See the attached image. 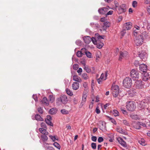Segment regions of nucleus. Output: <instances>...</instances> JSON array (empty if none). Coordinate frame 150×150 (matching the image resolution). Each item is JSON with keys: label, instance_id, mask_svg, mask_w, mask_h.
Returning a JSON list of instances; mask_svg holds the SVG:
<instances>
[{"label": "nucleus", "instance_id": "nucleus-42", "mask_svg": "<svg viewBox=\"0 0 150 150\" xmlns=\"http://www.w3.org/2000/svg\"><path fill=\"white\" fill-rule=\"evenodd\" d=\"M61 113L63 114H67L69 113V111L67 110H66L65 109H62L61 110Z\"/></svg>", "mask_w": 150, "mask_h": 150}, {"label": "nucleus", "instance_id": "nucleus-59", "mask_svg": "<svg viewBox=\"0 0 150 150\" xmlns=\"http://www.w3.org/2000/svg\"><path fill=\"white\" fill-rule=\"evenodd\" d=\"M82 71V69L81 68H79L78 70L77 71V72L78 73L79 75H81V73Z\"/></svg>", "mask_w": 150, "mask_h": 150}, {"label": "nucleus", "instance_id": "nucleus-43", "mask_svg": "<svg viewBox=\"0 0 150 150\" xmlns=\"http://www.w3.org/2000/svg\"><path fill=\"white\" fill-rule=\"evenodd\" d=\"M87 95L86 94L83 95L82 100L83 102H86V100Z\"/></svg>", "mask_w": 150, "mask_h": 150}, {"label": "nucleus", "instance_id": "nucleus-61", "mask_svg": "<svg viewBox=\"0 0 150 150\" xmlns=\"http://www.w3.org/2000/svg\"><path fill=\"white\" fill-rule=\"evenodd\" d=\"M49 137H50V138L51 139L53 142L55 141L56 140V138H55L54 136H53L52 135H50Z\"/></svg>", "mask_w": 150, "mask_h": 150}, {"label": "nucleus", "instance_id": "nucleus-48", "mask_svg": "<svg viewBox=\"0 0 150 150\" xmlns=\"http://www.w3.org/2000/svg\"><path fill=\"white\" fill-rule=\"evenodd\" d=\"M123 124L127 126H129V122L126 120H123Z\"/></svg>", "mask_w": 150, "mask_h": 150}, {"label": "nucleus", "instance_id": "nucleus-62", "mask_svg": "<svg viewBox=\"0 0 150 150\" xmlns=\"http://www.w3.org/2000/svg\"><path fill=\"white\" fill-rule=\"evenodd\" d=\"M91 140L92 141L95 142L97 140V137L95 136H93L91 137Z\"/></svg>", "mask_w": 150, "mask_h": 150}, {"label": "nucleus", "instance_id": "nucleus-35", "mask_svg": "<svg viewBox=\"0 0 150 150\" xmlns=\"http://www.w3.org/2000/svg\"><path fill=\"white\" fill-rule=\"evenodd\" d=\"M66 92L70 96H71L73 95L72 92L69 89L67 88L66 89Z\"/></svg>", "mask_w": 150, "mask_h": 150}, {"label": "nucleus", "instance_id": "nucleus-27", "mask_svg": "<svg viewBox=\"0 0 150 150\" xmlns=\"http://www.w3.org/2000/svg\"><path fill=\"white\" fill-rule=\"evenodd\" d=\"M35 119L39 121H43V119L41 117V116L38 114L35 115Z\"/></svg>", "mask_w": 150, "mask_h": 150}, {"label": "nucleus", "instance_id": "nucleus-24", "mask_svg": "<svg viewBox=\"0 0 150 150\" xmlns=\"http://www.w3.org/2000/svg\"><path fill=\"white\" fill-rule=\"evenodd\" d=\"M73 80L76 81L81 83L82 81L81 79L77 75H74L73 77Z\"/></svg>", "mask_w": 150, "mask_h": 150}, {"label": "nucleus", "instance_id": "nucleus-11", "mask_svg": "<svg viewBox=\"0 0 150 150\" xmlns=\"http://www.w3.org/2000/svg\"><path fill=\"white\" fill-rule=\"evenodd\" d=\"M134 86L137 88L139 89L143 87V84L141 80H139L135 82Z\"/></svg>", "mask_w": 150, "mask_h": 150}, {"label": "nucleus", "instance_id": "nucleus-32", "mask_svg": "<svg viewBox=\"0 0 150 150\" xmlns=\"http://www.w3.org/2000/svg\"><path fill=\"white\" fill-rule=\"evenodd\" d=\"M139 143L142 146H145L146 145L145 142L143 139H142L140 140H139Z\"/></svg>", "mask_w": 150, "mask_h": 150}, {"label": "nucleus", "instance_id": "nucleus-8", "mask_svg": "<svg viewBox=\"0 0 150 150\" xmlns=\"http://www.w3.org/2000/svg\"><path fill=\"white\" fill-rule=\"evenodd\" d=\"M117 9L118 14H120L125 13L126 11L127 6L125 4H122L118 7Z\"/></svg>", "mask_w": 150, "mask_h": 150}, {"label": "nucleus", "instance_id": "nucleus-15", "mask_svg": "<svg viewBox=\"0 0 150 150\" xmlns=\"http://www.w3.org/2000/svg\"><path fill=\"white\" fill-rule=\"evenodd\" d=\"M142 76V80L144 81H147L148 80L150 79V76L149 73L145 72L144 73Z\"/></svg>", "mask_w": 150, "mask_h": 150}, {"label": "nucleus", "instance_id": "nucleus-60", "mask_svg": "<svg viewBox=\"0 0 150 150\" xmlns=\"http://www.w3.org/2000/svg\"><path fill=\"white\" fill-rule=\"evenodd\" d=\"M137 3L136 1H134L132 3V6L133 7L135 8L137 6Z\"/></svg>", "mask_w": 150, "mask_h": 150}, {"label": "nucleus", "instance_id": "nucleus-47", "mask_svg": "<svg viewBox=\"0 0 150 150\" xmlns=\"http://www.w3.org/2000/svg\"><path fill=\"white\" fill-rule=\"evenodd\" d=\"M138 25L139 26L140 28H143L144 27V22L142 21L139 22Z\"/></svg>", "mask_w": 150, "mask_h": 150}, {"label": "nucleus", "instance_id": "nucleus-56", "mask_svg": "<svg viewBox=\"0 0 150 150\" xmlns=\"http://www.w3.org/2000/svg\"><path fill=\"white\" fill-rule=\"evenodd\" d=\"M96 112L97 114H99L100 113V111L99 108L98 106H97L96 108Z\"/></svg>", "mask_w": 150, "mask_h": 150}, {"label": "nucleus", "instance_id": "nucleus-52", "mask_svg": "<svg viewBox=\"0 0 150 150\" xmlns=\"http://www.w3.org/2000/svg\"><path fill=\"white\" fill-rule=\"evenodd\" d=\"M117 131L120 133H123L125 132V131L122 128L117 129Z\"/></svg>", "mask_w": 150, "mask_h": 150}, {"label": "nucleus", "instance_id": "nucleus-16", "mask_svg": "<svg viewBox=\"0 0 150 150\" xmlns=\"http://www.w3.org/2000/svg\"><path fill=\"white\" fill-rule=\"evenodd\" d=\"M120 55L119 58V60H121L123 57H126L127 54L128 52L126 51L123 52L120 51Z\"/></svg>", "mask_w": 150, "mask_h": 150}, {"label": "nucleus", "instance_id": "nucleus-36", "mask_svg": "<svg viewBox=\"0 0 150 150\" xmlns=\"http://www.w3.org/2000/svg\"><path fill=\"white\" fill-rule=\"evenodd\" d=\"M76 43L77 46H81L82 45V42L80 40H77L76 41Z\"/></svg>", "mask_w": 150, "mask_h": 150}, {"label": "nucleus", "instance_id": "nucleus-44", "mask_svg": "<svg viewBox=\"0 0 150 150\" xmlns=\"http://www.w3.org/2000/svg\"><path fill=\"white\" fill-rule=\"evenodd\" d=\"M41 128L47 129L46 125L45 122H42L41 123Z\"/></svg>", "mask_w": 150, "mask_h": 150}, {"label": "nucleus", "instance_id": "nucleus-54", "mask_svg": "<svg viewBox=\"0 0 150 150\" xmlns=\"http://www.w3.org/2000/svg\"><path fill=\"white\" fill-rule=\"evenodd\" d=\"M79 67V65L77 64H74L73 65V68L74 69L76 70Z\"/></svg>", "mask_w": 150, "mask_h": 150}, {"label": "nucleus", "instance_id": "nucleus-7", "mask_svg": "<svg viewBox=\"0 0 150 150\" xmlns=\"http://www.w3.org/2000/svg\"><path fill=\"white\" fill-rule=\"evenodd\" d=\"M139 36L143 40L146 39L148 40H150V34L148 32L144 31L140 34Z\"/></svg>", "mask_w": 150, "mask_h": 150}, {"label": "nucleus", "instance_id": "nucleus-22", "mask_svg": "<svg viewBox=\"0 0 150 150\" xmlns=\"http://www.w3.org/2000/svg\"><path fill=\"white\" fill-rule=\"evenodd\" d=\"M128 93L131 96H133L135 95L136 91L135 89H131L128 92Z\"/></svg>", "mask_w": 150, "mask_h": 150}, {"label": "nucleus", "instance_id": "nucleus-30", "mask_svg": "<svg viewBox=\"0 0 150 150\" xmlns=\"http://www.w3.org/2000/svg\"><path fill=\"white\" fill-rule=\"evenodd\" d=\"M83 69L88 73H90L91 71V69L88 68V66H86L85 64L84 65Z\"/></svg>", "mask_w": 150, "mask_h": 150}, {"label": "nucleus", "instance_id": "nucleus-1", "mask_svg": "<svg viewBox=\"0 0 150 150\" xmlns=\"http://www.w3.org/2000/svg\"><path fill=\"white\" fill-rule=\"evenodd\" d=\"M95 38L92 37L91 39V41L95 45H96L97 47H103L104 46V43L101 41L102 39L104 37V35H100L98 33H96L95 35Z\"/></svg>", "mask_w": 150, "mask_h": 150}, {"label": "nucleus", "instance_id": "nucleus-63", "mask_svg": "<svg viewBox=\"0 0 150 150\" xmlns=\"http://www.w3.org/2000/svg\"><path fill=\"white\" fill-rule=\"evenodd\" d=\"M123 19V17L122 16H119L117 19V21L118 22H120Z\"/></svg>", "mask_w": 150, "mask_h": 150}, {"label": "nucleus", "instance_id": "nucleus-46", "mask_svg": "<svg viewBox=\"0 0 150 150\" xmlns=\"http://www.w3.org/2000/svg\"><path fill=\"white\" fill-rule=\"evenodd\" d=\"M37 110L39 113L42 114L43 113V110L41 107L38 108Z\"/></svg>", "mask_w": 150, "mask_h": 150}, {"label": "nucleus", "instance_id": "nucleus-53", "mask_svg": "<svg viewBox=\"0 0 150 150\" xmlns=\"http://www.w3.org/2000/svg\"><path fill=\"white\" fill-rule=\"evenodd\" d=\"M137 30L135 29L133 30V35L135 37H137V33L138 31Z\"/></svg>", "mask_w": 150, "mask_h": 150}, {"label": "nucleus", "instance_id": "nucleus-10", "mask_svg": "<svg viewBox=\"0 0 150 150\" xmlns=\"http://www.w3.org/2000/svg\"><path fill=\"white\" fill-rule=\"evenodd\" d=\"M146 127V125L144 123L141 122H135L134 124V127L136 129H139L141 128V126Z\"/></svg>", "mask_w": 150, "mask_h": 150}, {"label": "nucleus", "instance_id": "nucleus-41", "mask_svg": "<svg viewBox=\"0 0 150 150\" xmlns=\"http://www.w3.org/2000/svg\"><path fill=\"white\" fill-rule=\"evenodd\" d=\"M107 71H106L105 72V78H104V76H105V74H103V73H102L101 74V75L100 76V78H101L102 79H104V80H105L106 79V77L107 76Z\"/></svg>", "mask_w": 150, "mask_h": 150}, {"label": "nucleus", "instance_id": "nucleus-51", "mask_svg": "<svg viewBox=\"0 0 150 150\" xmlns=\"http://www.w3.org/2000/svg\"><path fill=\"white\" fill-rule=\"evenodd\" d=\"M49 98L51 102H53L54 100V98L52 95H50L49 96Z\"/></svg>", "mask_w": 150, "mask_h": 150}, {"label": "nucleus", "instance_id": "nucleus-13", "mask_svg": "<svg viewBox=\"0 0 150 150\" xmlns=\"http://www.w3.org/2000/svg\"><path fill=\"white\" fill-rule=\"evenodd\" d=\"M139 70L142 73L146 72L147 70V66L144 64H142L139 65Z\"/></svg>", "mask_w": 150, "mask_h": 150}, {"label": "nucleus", "instance_id": "nucleus-2", "mask_svg": "<svg viewBox=\"0 0 150 150\" xmlns=\"http://www.w3.org/2000/svg\"><path fill=\"white\" fill-rule=\"evenodd\" d=\"M56 104L58 105H60L62 104H66L68 101L67 96L65 95H61L56 100Z\"/></svg>", "mask_w": 150, "mask_h": 150}, {"label": "nucleus", "instance_id": "nucleus-12", "mask_svg": "<svg viewBox=\"0 0 150 150\" xmlns=\"http://www.w3.org/2000/svg\"><path fill=\"white\" fill-rule=\"evenodd\" d=\"M143 41V39L140 38L139 36L136 38L135 40V43L137 46H140L142 44Z\"/></svg>", "mask_w": 150, "mask_h": 150}, {"label": "nucleus", "instance_id": "nucleus-38", "mask_svg": "<svg viewBox=\"0 0 150 150\" xmlns=\"http://www.w3.org/2000/svg\"><path fill=\"white\" fill-rule=\"evenodd\" d=\"M53 145L54 146L57 148L58 149H60V146L59 144L57 142H55L53 143Z\"/></svg>", "mask_w": 150, "mask_h": 150}, {"label": "nucleus", "instance_id": "nucleus-31", "mask_svg": "<svg viewBox=\"0 0 150 150\" xmlns=\"http://www.w3.org/2000/svg\"><path fill=\"white\" fill-rule=\"evenodd\" d=\"M112 112L113 115L115 117L118 116L119 115V112L116 110H113Z\"/></svg>", "mask_w": 150, "mask_h": 150}, {"label": "nucleus", "instance_id": "nucleus-20", "mask_svg": "<svg viewBox=\"0 0 150 150\" xmlns=\"http://www.w3.org/2000/svg\"><path fill=\"white\" fill-rule=\"evenodd\" d=\"M79 84L77 82H74L72 85V88L74 90H77L79 87Z\"/></svg>", "mask_w": 150, "mask_h": 150}, {"label": "nucleus", "instance_id": "nucleus-6", "mask_svg": "<svg viewBox=\"0 0 150 150\" xmlns=\"http://www.w3.org/2000/svg\"><path fill=\"white\" fill-rule=\"evenodd\" d=\"M111 90L112 91V93L113 96L115 97H117L119 92V86L117 85L112 86Z\"/></svg>", "mask_w": 150, "mask_h": 150}, {"label": "nucleus", "instance_id": "nucleus-33", "mask_svg": "<svg viewBox=\"0 0 150 150\" xmlns=\"http://www.w3.org/2000/svg\"><path fill=\"white\" fill-rule=\"evenodd\" d=\"M108 118L109 120V121H111V122L112 123L114 124L115 125H116V124H117L116 122L114 119H113L109 116H108Z\"/></svg>", "mask_w": 150, "mask_h": 150}, {"label": "nucleus", "instance_id": "nucleus-49", "mask_svg": "<svg viewBox=\"0 0 150 150\" xmlns=\"http://www.w3.org/2000/svg\"><path fill=\"white\" fill-rule=\"evenodd\" d=\"M91 147L93 149H96V144L94 142L92 143L91 144Z\"/></svg>", "mask_w": 150, "mask_h": 150}, {"label": "nucleus", "instance_id": "nucleus-26", "mask_svg": "<svg viewBox=\"0 0 150 150\" xmlns=\"http://www.w3.org/2000/svg\"><path fill=\"white\" fill-rule=\"evenodd\" d=\"M57 112V110L56 108H53L50 109L49 111L50 114L53 115L55 114Z\"/></svg>", "mask_w": 150, "mask_h": 150}, {"label": "nucleus", "instance_id": "nucleus-4", "mask_svg": "<svg viewBox=\"0 0 150 150\" xmlns=\"http://www.w3.org/2000/svg\"><path fill=\"white\" fill-rule=\"evenodd\" d=\"M126 108L129 111H134L136 108V105L135 102L132 101L127 102V103Z\"/></svg>", "mask_w": 150, "mask_h": 150}, {"label": "nucleus", "instance_id": "nucleus-29", "mask_svg": "<svg viewBox=\"0 0 150 150\" xmlns=\"http://www.w3.org/2000/svg\"><path fill=\"white\" fill-rule=\"evenodd\" d=\"M86 50V49L85 48H82L81 49V51H78L76 53V54L77 56L79 57H82V53L81 51H83Z\"/></svg>", "mask_w": 150, "mask_h": 150}, {"label": "nucleus", "instance_id": "nucleus-17", "mask_svg": "<svg viewBox=\"0 0 150 150\" xmlns=\"http://www.w3.org/2000/svg\"><path fill=\"white\" fill-rule=\"evenodd\" d=\"M132 27V23L130 22L125 23L124 25V29L125 30H129L131 29Z\"/></svg>", "mask_w": 150, "mask_h": 150}, {"label": "nucleus", "instance_id": "nucleus-39", "mask_svg": "<svg viewBox=\"0 0 150 150\" xmlns=\"http://www.w3.org/2000/svg\"><path fill=\"white\" fill-rule=\"evenodd\" d=\"M82 77L85 80H87L89 78L87 74L86 73H83L82 75Z\"/></svg>", "mask_w": 150, "mask_h": 150}, {"label": "nucleus", "instance_id": "nucleus-14", "mask_svg": "<svg viewBox=\"0 0 150 150\" xmlns=\"http://www.w3.org/2000/svg\"><path fill=\"white\" fill-rule=\"evenodd\" d=\"M108 9L106 7H102L99 8L98 11L99 14H106V13L108 11Z\"/></svg>", "mask_w": 150, "mask_h": 150}, {"label": "nucleus", "instance_id": "nucleus-25", "mask_svg": "<svg viewBox=\"0 0 150 150\" xmlns=\"http://www.w3.org/2000/svg\"><path fill=\"white\" fill-rule=\"evenodd\" d=\"M104 25H103V28L104 30H106L107 28L110 26V23L108 21L105 22L103 23Z\"/></svg>", "mask_w": 150, "mask_h": 150}, {"label": "nucleus", "instance_id": "nucleus-57", "mask_svg": "<svg viewBox=\"0 0 150 150\" xmlns=\"http://www.w3.org/2000/svg\"><path fill=\"white\" fill-rule=\"evenodd\" d=\"M113 11H112L110 10L108 12H107L106 14V16L110 15H111L113 13Z\"/></svg>", "mask_w": 150, "mask_h": 150}, {"label": "nucleus", "instance_id": "nucleus-3", "mask_svg": "<svg viewBox=\"0 0 150 150\" xmlns=\"http://www.w3.org/2000/svg\"><path fill=\"white\" fill-rule=\"evenodd\" d=\"M122 84L123 86L126 88H130L132 85L131 78L128 77H125L123 81Z\"/></svg>", "mask_w": 150, "mask_h": 150}, {"label": "nucleus", "instance_id": "nucleus-64", "mask_svg": "<svg viewBox=\"0 0 150 150\" xmlns=\"http://www.w3.org/2000/svg\"><path fill=\"white\" fill-rule=\"evenodd\" d=\"M47 150H54V149L52 147L49 146L47 147Z\"/></svg>", "mask_w": 150, "mask_h": 150}, {"label": "nucleus", "instance_id": "nucleus-58", "mask_svg": "<svg viewBox=\"0 0 150 150\" xmlns=\"http://www.w3.org/2000/svg\"><path fill=\"white\" fill-rule=\"evenodd\" d=\"M114 4H115V9H116L118 8V7L119 6H118V3L117 1H115Z\"/></svg>", "mask_w": 150, "mask_h": 150}, {"label": "nucleus", "instance_id": "nucleus-18", "mask_svg": "<svg viewBox=\"0 0 150 150\" xmlns=\"http://www.w3.org/2000/svg\"><path fill=\"white\" fill-rule=\"evenodd\" d=\"M118 141L119 143L123 147H127L126 143L123 139L120 137L118 139Z\"/></svg>", "mask_w": 150, "mask_h": 150}, {"label": "nucleus", "instance_id": "nucleus-21", "mask_svg": "<svg viewBox=\"0 0 150 150\" xmlns=\"http://www.w3.org/2000/svg\"><path fill=\"white\" fill-rule=\"evenodd\" d=\"M42 103L46 106H48L49 105V102L47 98L45 97L43 98L42 100L41 101Z\"/></svg>", "mask_w": 150, "mask_h": 150}, {"label": "nucleus", "instance_id": "nucleus-19", "mask_svg": "<svg viewBox=\"0 0 150 150\" xmlns=\"http://www.w3.org/2000/svg\"><path fill=\"white\" fill-rule=\"evenodd\" d=\"M86 44H89L91 41V38L89 36H85L83 38Z\"/></svg>", "mask_w": 150, "mask_h": 150}, {"label": "nucleus", "instance_id": "nucleus-45", "mask_svg": "<svg viewBox=\"0 0 150 150\" xmlns=\"http://www.w3.org/2000/svg\"><path fill=\"white\" fill-rule=\"evenodd\" d=\"M131 117L132 119L135 120L138 119H139L138 116L137 115H132L131 116Z\"/></svg>", "mask_w": 150, "mask_h": 150}, {"label": "nucleus", "instance_id": "nucleus-40", "mask_svg": "<svg viewBox=\"0 0 150 150\" xmlns=\"http://www.w3.org/2000/svg\"><path fill=\"white\" fill-rule=\"evenodd\" d=\"M85 54L86 55V56L88 58H92V56L91 55V53L88 51H86Z\"/></svg>", "mask_w": 150, "mask_h": 150}, {"label": "nucleus", "instance_id": "nucleus-34", "mask_svg": "<svg viewBox=\"0 0 150 150\" xmlns=\"http://www.w3.org/2000/svg\"><path fill=\"white\" fill-rule=\"evenodd\" d=\"M45 122L47 124L51 126H53V125L51 122V120H49L46 119H45Z\"/></svg>", "mask_w": 150, "mask_h": 150}, {"label": "nucleus", "instance_id": "nucleus-9", "mask_svg": "<svg viewBox=\"0 0 150 150\" xmlns=\"http://www.w3.org/2000/svg\"><path fill=\"white\" fill-rule=\"evenodd\" d=\"M138 54L141 59L143 61L146 60L147 58V55L145 50H142L141 52H139Z\"/></svg>", "mask_w": 150, "mask_h": 150}, {"label": "nucleus", "instance_id": "nucleus-37", "mask_svg": "<svg viewBox=\"0 0 150 150\" xmlns=\"http://www.w3.org/2000/svg\"><path fill=\"white\" fill-rule=\"evenodd\" d=\"M47 135H41V138L42 141L44 142H46L48 139V137L46 136Z\"/></svg>", "mask_w": 150, "mask_h": 150}, {"label": "nucleus", "instance_id": "nucleus-50", "mask_svg": "<svg viewBox=\"0 0 150 150\" xmlns=\"http://www.w3.org/2000/svg\"><path fill=\"white\" fill-rule=\"evenodd\" d=\"M126 30H125V29H124L123 28V29L121 31V36H122V37L124 36V35H125V34L126 33Z\"/></svg>", "mask_w": 150, "mask_h": 150}, {"label": "nucleus", "instance_id": "nucleus-5", "mask_svg": "<svg viewBox=\"0 0 150 150\" xmlns=\"http://www.w3.org/2000/svg\"><path fill=\"white\" fill-rule=\"evenodd\" d=\"M130 76L133 80H138L139 77L138 72L136 70L132 69L130 72Z\"/></svg>", "mask_w": 150, "mask_h": 150}, {"label": "nucleus", "instance_id": "nucleus-28", "mask_svg": "<svg viewBox=\"0 0 150 150\" xmlns=\"http://www.w3.org/2000/svg\"><path fill=\"white\" fill-rule=\"evenodd\" d=\"M99 122L101 124V125L100 126V129L102 131H103V129H105V125L103 122L100 121Z\"/></svg>", "mask_w": 150, "mask_h": 150}, {"label": "nucleus", "instance_id": "nucleus-55", "mask_svg": "<svg viewBox=\"0 0 150 150\" xmlns=\"http://www.w3.org/2000/svg\"><path fill=\"white\" fill-rule=\"evenodd\" d=\"M98 142L99 143H100L103 141V139L102 137H98Z\"/></svg>", "mask_w": 150, "mask_h": 150}, {"label": "nucleus", "instance_id": "nucleus-23", "mask_svg": "<svg viewBox=\"0 0 150 150\" xmlns=\"http://www.w3.org/2000/svg\"><path fill=\"white\" fill-rule=\"evenodd\" d=\"M46 129H47L43 128H39V130L41 133L45 135H47L48 133L47 132Z\"/></svg>", "mask_w": 150, "mask_h": 150}]
</instances>
